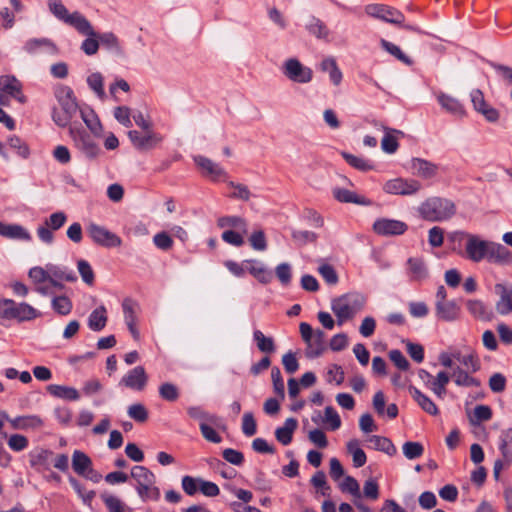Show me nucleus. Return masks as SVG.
<instances>
[{
    "mask_svg": "<svg viewBox=\"0 0 512 512\" xmlns=\"http://www.w3.org/2000/svg\"><path fill=\"white\" fill-rule=\"evenodd\" d=\"M456 212L455 204L441 197H430L418 207L419 215L429 222H441L450 219Z\"/></svg>",
    "mask_w": 512,
    "mask_h": 512,
    "instance_id": "obj_1",
    "label": "nucleus"
},
{
    "mask_svg": "<svg viewBox=\"0 0 512 512\" xmlns=\"http://www.w3.org/2000/svg\"><path fill=\"white\" fill-rule=\"evenodd\" d=\"M131 477L135 480L136 491L142 501H157L160 498V489L156 486L155 475L144 466H134Z\"/></svg>",
    "mask_w": 512,
    "mask_h": 512,
    "instance_id": "obj_2",
    "label": "nucleus"
},
{
    "mask_svg": "<svg viewBox=\"0 0 512 512\" xmlns=\"http://www.w3.org/2000/svg\"><path fill=\"white\" fill-rule=\"evenodd\" d=\"M365 302L366 298L360 293H349L334 299L331 308L338 318L339 325L361 311Z\"/></svg>",
    "mask_w": 512,
    "mask_h": 512,
    "instance_id": "obj_3",
    "label": "nucleus"
},
{
    "mask_svg": "<svg viewBox=\"0 0 512 512\" xmlns=\"http://www.w3.org/2000/svg\"><path fill=\"white\" fill-rule=\"evenodd\" d=\"M69 133L73 139L75 146L81 151L85 157L95 159L101 152L98 144L84 130H80L74 126H70Z\"/></svg>",
    "mask_w": 512,
    "mask_h": 512,
    "instance_id": "obj_4",
    "label": "nucleus"
},
{
    "mask_svg": "<svg viewBox=\"0 0 512 512\" xmlns=\"http://www.w3.org/2000/svg\"><path fill=\"white\" fill-rule=\"evenodd\" d=\"M87 233L94 243L106 248L119 247L122 244L119 236L95 223H90L87 226Z\"/></svg>",
    "mask_w": 512,
    "mask_h": 512,
    "instance_id": "obj_5",
    "label": "nucleus"
},
{
    "mask_svg": "<svg viewBox=\"0 0 512 512\" xmlns=\"http://www.w3.org/2000/svg\"><path fill=\"white\" fill-rule=\"evenodd\" d=\"M128 137L132 145L142 151H148L157 147L163 140V137L154 130L137 131L130 130Z\"/></svg>",
    "mask_w": 512,
    "mask_h": 512,
    "instance_id": "obj_6",
    "label": "nucleus"
},
{
    "mask_svg": "<svg viewBox=\"0 0 512 512\" xmlns=\"http://www.w3.org/2000/svg\"><path fill=\"white\" fill-rule=\"evenodd\" d=\"M421 189V184L414 179L395 178L383 185V190L393 195H413Z\"/></svg>",
    "mask_w": 512,
    "mask_h": 512,
    "instance_id": "obj_7",
    "label": "nucleus"
},
{
    "mask_svg": "<svg viewBox=\"0 0 512 512\" xmlns=\"http://www.w3.org/2000/svg\"><path fill=\"white\" fill-rule=\"evenodd\" d=\"M283 72L288 79L296 83H308L312 80V70L295 58L284 63Z\"/></svg>",
    "mask_w": 512,
    "mask_h": 512,
    "instance_id": "obj_8",
    "label": "nucleus"
},
{
    "mask_svg": "<svg viewBox=\"0 0 512 512\" xmlns=\"http://www.w3.org/2000/svg\"><path fill=\"white\" fill-rule=\"evenodd\" d=\"M494 290L498 299L495 303V311L500 316H512V285L496 283Z\"/></svg>",
    "mask_w": 512,
    "mask_h": 512,
    "instance_id": "obj_9",
    "label": "nucleus"
},
{
    "mask_svg": "<svg viewBox=\"0 0 512 512\" xmlns=\"http://www.w3.org/2000/svg\"><path fill=\"white\" fill-rule=\"evenodd\" d=\"M465 236L467 238L465 245L467 258L473 262H480L483 259L487 260L490 241L482 240L473 234H466Z\"/></svg>",
    "mask_w": 512,
    "mask_h": 512,
    "instance_id": "obj_10",
    "label": "nucleus"
},
{
    "mask_svg": "<svg viewBox=\"0 0 512 512\" xmlns=\"http://www.w3.org/2000/svg\"><path fill=\"white\" fill-rule=\"evenodd\" d=\"M365 11L369 16L389 23L401 24L404 21V15L400 11L383 4L367 5Z\"/></svg>",
    "mask_w": 512,
    "mask_h": 512,
    "instance_id": "obj_11",
    "label": "nucleus"
},
{
    "mask_svg": "<svg viewBox=\"0 0 512 512\" xmlns=\"http://www.w3.org/2000/svg\"><path fill=\"white\" fill-rule=\"evenodd\" d=\"M72 467L78 475L89 478L95 482L99 481L101 478V475H98L93 470L91 459L80 450H75L72 454Z\"/></svg>",
    "mask_w": 512,
    "mask_h": 512,
    "instance_id": "obj_12",
    "label": "nucleus"
},
{
    "mask_svg": "<svg viewBox=\"0 0 512 512\" xmlns=\"http://www.w3.org/2000/svg\"><path fill=\"white\" fill-rule=\"evenodd\" d=\"M408 229L406 223L388 218L377 219L373 224V230L381 236H398L404 234Z\"/></svg>",
    "mask_w": 512,
    "mask_h": 512,
    "instance_id": "obj_13",
    "label": "nucleus"
},
{
    "mask_svg": "<svg viewBox=\"0 0 512 512\" xmlns=\"http://www.w3.org/2000/svg\"><path fill=\"white\" fill-rule=\"evenodd\" d=\"M193 159L203 176L212 181L226 180L227 173L219 164L201 155L195 156Z\"/></svg>",
    "mask_w": 512,
    "mask_h": 512,
    "instance_id": "obj_14",
    "label": "nucleus"
},
{
    "mask_svg": "<svg viewBox=\"0 0 512 512\" xmlns=\"http://www.w3.org/2000/svg\"><path fill=\"white\" fill-rule=\"evenodd\" d=\"M148 376L142 366H136L129 370L120 380L119 385L126 388L142 391L146 387Z\"/></svg>",
    "mask_w": 512,
    "mask_h": 512,
    "instance_id": "obj_15",
    "label": "nucleus"
},
{
    "mask_svg": "<svg viewBox=\"0 0 512 512\" xmlns=\"http://www.w3.org/2000/svg\"><path fill=\"white\" fill-rule=\"evenodd\" d=\"M53 451L43 447H36L28 454L30 466L38 472L50 469L52 464Z\"/></svg>",
    "mask_w": 512,
    "mask_h": 512,
    "instance_id": "obj_16",
    "label": "nucleus"
},
{
    "mask_svg": "<svg viewBox=\"0 0 512 512\" xmlns=\"http://www.w3.org/2000/svg\"><path fill=\"white\" fill-rule=\"evenodd\" d=\"M487 261L502 266L512 265V251L500 243L490 241Z\"/></svg>",
    "mask_w": 512,
    "mask_h": 512,
    "instance_id": "obj_17",
    "label": "nucleus"
},
{
    "mask_svg": "<svg viewBox=\"0 0 512 512\" xmlns=\"http://www.w3.org/2000/svg\"><path fill=\"white\" fill-rule=\"evenodd\" d=\"M470 96L474 109L481 113L486 118V120L489 122H496L498 120V111L486 103L481 90H472Z\"/></svg>",
    "mask_w": 512,
    "mask_h": 512,
    "instance_id": "obj_18",
    "label": "nucleus"
},
{
    "mask_svg": "<svg viewBox=\"0 0 512 512\" xmlns=\"http://www.w3.org/2000/svg\"><path fill=\"white\" fill-rule=\"evenodd\" d=\"M3 417L10 423L13 429L17 430H38L44 425V421L37 415H25L10 418L6 413Z\"/></svg>",
    "mask_w": 512,
    "mask_h": 512,
    "instance_id": "obj_19",
    "label": "nucleus"
},
{
    "mask_svg": "<svg viewBox=\"0 0 512 512\" xmlns=\"http://www.w3.org/2000/svg\"><path fill=\"white\" fill-rule=\"evenodd\" d=\"M54 94L59 103V109L75 115L78 110V105L73 96V91L71 88L64 85H59L55 89Z\"/></svg>",
    "mask_w": 512,
    "mask_h": 512,
    "instance_id": "obj_20",
    "label": "nucleus"
},
{
    "mask_svg": "<svg viewBox=\"0 0 512 512\" xmlns=\"http://www.w3.org/2000/svg\"><path fill=\"white\" fill-rule=\"evenodd\" d=\"M414 175L424 179H431L438 173V165L421 158H413L410 164Z\"/></svg>",
    "mask_w": 512,
    "mask_h": 512,
    "instance_id": "obj_21",
    "label": "nucleus"
},
{
    "mask_svg": "<svg viewBox=\"0 0 512 512\" xmlns=\"http://www.w3.org/2000/svg\"><path fill=\"white\" fill-rule=\"evenodd\" d=\"M20 89V83L14 77H0V105H9L10 97L17 95Z\"/></svg>",
    "mask_w": 512,
    "mask_h": 512,
    "instance_id": "obj_22",
    "label": "nucleus"
},
{
    "mask_svg": "<svg viewBox=\"0 0 512 512\" xmlns=\"http://www.w3.org/2000/svg\"><path fill=\"white\" fill-rule=\"evenodd\" d=\"M455 361H458L463 368L471 373L477 372L480 369V361L476 354L471 350H460L453 348V355Z\"/></svg>",
    "mask_w": 512,
    "mask_h": 512,
    "instance_id": "obj_23",
    "label": "nucleus"
},
{
    "mask_svg": "<svg viewBox=\"0 0 512 512\" xmlns=\"http://www.w3.org/2000/svg\"><path fill=\"white\" fill-rule=\"evenodd\" d=\"M381 129L384 131V136L381 140V148L385 153L393 154L399 147L398 139L404 136V133L400 130L393 129L381 125Z\"/></svg>",
    "mask_w": 512,
    "mask_h": 512,
    "instance_id": "obj_24",
    "label": "nucleus"
},
{
    "mask_svg": "<svg viewBox=\"0 0 512 512\" xmlns=\"http://www.w3.org/2000/svg\"><path fill=\"white\" fill-rule=\"evenodd\" d=\"M332 194L337 201L342 203H354L364 206H369L372 204V201L368 198L358 195L357 193L345 188L336 187L332 190Z\"/></svg>",
    "mask_w": 512,
    "mask_h": 512,
    "instance_id": "obj_25",
    "label": "nucleus"
},
{
    "mask_svg": "<svg viewBox=\"0 0 512 512\" xmlns=\"http://www.w3.org/2000/svg\"><path fill=\"white\" fill-rule=\"evenodd\" d=\"M437 100H438L439 104L441 105V107L448 113H451L452 115H454L456 117L465 116L466 112H465L464 106L455 97L450 96L445 93H439L437 95Z\"/></svg>",
    "mask_w": 512,
    "mask_h": 512,
    "instance_id": "obj_26",
    "label": "nucleus"
},
{
    "mask_svg": "<svg viewBox=\"0 0 512 512\" xmlns=\"http://www.w3.org/2000/svg\"><path fill=\"white\" fill-rule=\"evenodd\" d=\"M65 23L74 27L80 34L85 36H96L91 23L79 12H73L65 20Z\"/></svg>",
    "mask_w": 512,
    "mask_h": 512,
    "instance_id": "obj_27",
    "label": "nucleus"
},
{
    "mask_svg": "<svg viewBox=\"0 0 512 512\" xmlns=\"http://www.w3.org/2000/svg\"><path fill=\"white\" fill-rule=\"evenodd\" d=\"M0 235L15 240L30 241V233L19 224H5L0 221Z\"/></svg>",
    "mask_w": 512,
    "mask_h": 512,
    "instance_id": "obj_28",
    "label": "nucleus"
},
{
    "mask_svg": "<svg viewBox=\"0 0 512 512\" xmlns=\"http://www.w3.org/2000/svg\"><path fill=\"white\" fill-rule=\"evenodd\" d=\"M436 316L443 321H454L458 318L460 308L454 301L436 302Z\"/></svg>",
    "mask_w": 512,
    "mask_h": 512,
    "instance_id": "obj_29",
    "label": "nucleus"
},
{
    "mask_svg": "<svg viewBox=\"0 0 512 512\" xmlns=\"http://www.w3.org/2000/svg\"><path fill=\"white\" fill-rule=\"evenodd\" d=\"M450 381V376L445 371H440L435 377L432 376L431 380L425 383L427 387L440 399L446 395V386Z\"/></svg>",
    "mask_w": 512,
    "mask_h": 512,
    "instance_id": "obj_30",
    "label": "nucleus"
},
{
    "mask_svg": "<svg viewBox=\"0 0 512 512\" xmlns=\"http://www.w3.org/2000/svg\"><path fill=\"white\" fill-rule=\"evenodd\" d=\"M407 271L413 281H421L428 276V269L422 258H409L407 260Z\"/></svg>",
    "mask_w": 512,
    "mask_h": 512,
    "instance_id": "obj_31",
    "label": "nucleus"
},
{
    "mask_svg": "<svg viewBox=\"0 0 512 512\" xmlns=\"http://www.w3.org/2000/svg\"><path fill=\"white\" fill-rule=\"evenodd\" d=\"M298 427L295 418H287L282 427H278L275 431L276 439L283 445H288L292 441L293 433Z\"/></svg>",
    "mask_w": 512,
    "mask_h": 512,
    "instance_id": "obj_32",
    "label": "nucleus"
},
{
    "mask_svg": "<svg viewBox=\"0 0 512 512\" xmlns=\"http://www.w3.org/2000/svg\"><path fill=\"white\" fill-rule=\"evenodd\" d=\"M409 392L412 398L426 413L433 416L439 414V410L436 404L427 395L423 394L419 389L415 387H410Z\"/></svg>",
    "mask_w": 512,
    "mask_h": 512,
    "instance_id": "obj_33",
    "label": "nucleus"
},
{
    "mask_svg": "<svg viewBox=\"0 0 512 512\" xmlns=\"http://www.w3.org/2000/svg\"><path fill=\"white\" fill-rule=\"evenodd\" d=\"M47 391L56 398L68 401H77L80 399L78 390L69 386L51 384L47 386Z\"/></svg>",
    "mask_w": 512,
    "mask_h": 512,
    "instance_id": "obj_34",
    "label": "nucleus"
},
{
    "mask_svg": "<svg viewBox=\"0 0 512 512\" xmlns=\"http://www.w3.org/2000/svg\"><path fill=\"white\" fill-rule=\"evenodd\" d=\"M367 442L371 444V447L377 451H381L389 456H394L397 449L393 442L384 436L372 435L367 439Z\"/></svg>",
    "mask_w": 512,
    "mask_h": 512,
    "instance_id": "obj_35",
    "label": "nucleus"
},
{
    "mask_svg": "<svg viewBox=\"0 0 512 512\" xmlns=\"http://www.w3.org/2000/svg\"><path fill=\"white\" fill-rule=\"evenodd\" d=\"M108 317L105 306L101 305L94 309L88 318V327L92 331L99 332L106 326Z\"/></svg>",
    "mask_w": 512,
    "mask_h": 512,
    "instance_id": "obj_36",
    "label": "nucleus"
},
{
    "mask_svg": "<svg viewBox=\"0 0 512 512\" xmlns=\"http://www.w3.org/2000/svg\"><path fill=\"white\" fill-rule=\"evenodd\" d=\"M218 227L247 233V221L240 216H223L217 221Z\"/></svg>",
    "mask_w": 512,
    "mask_h": 512,
    "instance_id": "obj_37",
    "label": "nucleus"
},
{
    "mask_svg": "<svg viewBox=\"0 0 512 512\" xmlns=\"http://www.w3.org/2000/svg\"><path fill=\"white\" fill-rule=\"evenodd\" d=\"M320 69L329 74V78L335 86L340 85L343 75L333 57L324 58L320 63Z\"/></svg>",
    "mask_w": 512,
    "mask_h": 512,
    "instance_id": "obj_38",
    "label": "nucleus"
},
{
    "mask_svg": "<svg viewBox=\"0 0 512 512\" xmlns=\"http://www.w3.org/2000/svg\"><path fill=\"white\" fill-rule=\"evenodd\" d=\"M190 417L197 419L201 422H209L212 425H215L217 428H220L222 430L226 429V426L222 423L221 419L213 414H209L205 411H203L199 407H190L187 410Z\"/></svg>",
    "mask_w": 512,
    "mask_h": 512,
    "instance_id": "obj_39",
    "label": "nucleus"
},
{
    "mask_svg": "<svg viewBox=\"0 0 512 512\" xmlns=\"http://www.w3.org/2000/svg\"><path fill=\"white\" fill-rule=\"evenodd\" d=\"M347 452L352 456L353 465L360 468L365 465L367 457L363 449L360 448L359 440L351 439L346 444Z\"/></svg>",
    "mask_w": 512,
    "mask_h": 512,
    "instance_id": "obj_40",
    "label": "nucleus"
},
{
    "mask_svg": "<svg viewBox=\"0 0 512 512\" xmlns=\"http://www.w3.org/2000/svg\"><path fill=\"white\" fill-rule=\"evenodd\" d=\"M307 356L310 358L318 357L325 349V333L322 330H316L310 344H307Z\"/></svg>",
    "mask_w": 512,
    "mask_h": 512,
    "instance_id": "obj_41",
    "label": "nucleus"
},
{
    "mask_svg": "<svg viewBox=\"0 0 512 512\" xmlns=\"http://www.w3.org/2000/svg\"><path fill=\"white\" fill-rule=\"evenodd\" d=\"M471 373L470 371H467L466 369H462L460 367H457L454 369L452 373V377L454 379V382L457 386H464V387H478L480 386V381L476 378L469 375Z\"/></svg>",
    "mask_w": 512,
    "mask_h": 512,
    "instance_id": "obj_42",
    "label": "nucleus"
},
{
    "mask_svg": "<svg viewBox=\"0 0 512 512\" xmlns=\"http://www.w3.org/2000/svg\"><path fill=\"white\" fill-rule=\"evenodd\" d=\"M100 497L109 512H133V510L117 496L102 493Z\"/></svg>",
    "mask_w": 512,
    "mask_h": 512,
    "instance_id": "obj_43",
    "label": "nucleus"
},
{
    "mask_svg": "<svg viewBox=\"0 0 512 512\" xmlns=\"http://www.w3.org/2000/svg\"><path fill=\"white\" fill-rule=\"evenodd\" d=\"M499 449L506 463H512V428L502 431Z\"/></svg>",
    "mask_w": 512,
    "mask_h": 512,
    "instance_id": "obj_44",
    "label": "nucleus"
},
{
    "mask_svg": "<svg viewBox=\"0 0 512 512\" xmlns=\"http://www.w3.org/2000/svg\"><path fill=\"white\" fill-rule=\"evenodd\" d=\"M245 262L251 264L248 267V272L260 283L268 284L272 281V273L267 268L262 265H257L255 260H246Z\"/></svg>",
    "mask_w": 512,
    "mask_h": 512,
    "instance_id": "obj_45",
    "label": "nucleus"
},
{
    "mask_svg": "<svg viewBox=\"0 0 512 512\" xmlns=\"http://www.w3.org/2000/svg\"><path fill=\"white\" fill-rule=\"evenodd\" d=\"M81 118L86 124L88 129L95 135H99L102 130V125L96 113L91 109H84L80 111Z\"/></svg>",
    "mask_w": 512,
    "mask_h": 512,
    "instance_id": "obj_46",
    "label": "nucleus"
},
{
    "mask_svg": "<svg viewBox=\"0 0 512 512\" xmlns=\"http://www.w3.org/2000/svg\"><path fill=\"white\" fill-rule=\"evenodd\" d=\"M339 488L343 493H348L352 496L353 500L362 498L360 485L358 481L352 476H345L339 483Z\"/></svg>",
    "mask_w": 512,
    "mask_h": 512,
    "instance_id": "obj_47",
    "label": "nucleus"
},
{
    "mask_svg": "<svg viewBox=\"0 0 512 512\" xmlns=\"http://www.w3.org/2000/svg\"><path fill=\"white\" fill-rule=\"evenodd\" d=\"M0 316L5 319H16L19 321V303L12 299L1 300Z\"/></svg>",
    "mask_w": 512,
    "mask_h": 512,
    "instance_id": "obj_48",
    "label": "nucleus"
},
{
    "mask_svg": "<svg viewBox=\"0 0 512 512\" xmlns=\"http://www.w3.org/2000/svg\"><path fill=\"white\" fill-rule=\"evenodd\" d=\"M253 338L257 343V347L261 352L272 353L275 351V343L273 338L266 337L262 331L255 330Z\"/></svg>",
    "mask_w": 512,
    "mask_h": 512,
    "instance_id": "obj_49",
    "label": "nucleus"
},
{
    "mask_svg": "<svg viewBox=\"0 0 512 512\" xmlns=\"http://www.w3.org/2000/svg\"><path fill=\"white\" fill-rule=\"evenodd\" d=\"M402 451L406 459L414 460L423 455L424 447L420 442L407 441L403 444Z\"/></svg>",
    "mask_w": 512,
    "mask_h": 512,
    "instance_id": "obj_50",
    "label": "nucleus"
},
{
    "mask_svg": "<svg viewBox=\"0 0 512 512\" xmlns=\"http://www.w3.org/2000/svg\"><path fill=\"white\" fill-rule=\"evenodd\" d=\"M87 83L101 100L105 99L106 94L104 91V81L103 76L100 73L95 72L89 75L87 78Z\"/></svg>",
    "mask_w": 512,
    "mask_h": 512,
    "instance_id": "obj_51",
    "label": "nucleus"
},
{
    "mask_svg": "<svg viewBox=\"0 0 512 512\" xmlns=\"http://www.w3.org/2000/svg\"><path fill=\"white\" fill-rule=\"evenodd\" d=\"M228 187L232 190V192L229 194V197L232 199L248 201L251 197L249 188L244 184L230 181L228 182Z\"/></svg>",
    "mask_w": 512,
    "mask_h": 512,
    "instance_id": "obj_52",
    "label": "nucleus"
},
{
    "mask_svg": "<svg viewBox=\"0 0 512 512\" xmlns=\"http://www.w3.org/2000/svg\"><path fill=\"white\" fill-rule=\"evenodd\" d=\"M48 272L54 277V279L56 278L67 282H74L77 279L73 271L67 270L65 267H60L57 265L49 264Z\"/></svg>",
    "mask_w": 512,
    "mask_h": 512,
    "instance_id": "obj_53",
    "label": "nucleus"
},
{
    "mask_svg": "<svg viewBox=\"0 0 512 512\" xmlns=\"http://www.w3.org/2000/svg\"><path fill=\"white\" fill-rule=\"evenodd\" d=\"M306 27L311 34L320 39L327 38L329 34L327 26L321 20L314 17L310 19Z\"/></svg>",
    "mask_w": 512,
    "mask_h": 512,
    "instance_id": "obj_54",
    "label": "nucleus"
},
{
    "mask_svg": "<svg viewBox=\"0 0 512 512\" xmlns=\"http://www.w3.org/2000/svg\"><path fill=\"white\" fill-rule=\"evenodd\" d=\"M41 317V312L26 302L19 303V322L32 321Z\"/></svg>",
    "mask_w": 512,
    "mask_h": 512,
    "instance_id": "obj_55",
    "label": "nucleus"
},
{
    "mask_svg": "<svg viewBox=\"0 0 512 512\" xmlns=\"http://www.w3.org/2000/svg\"><path fill=\"white\" fill-rule=\"evenodd\" d=\"M53 309L60 315H68L72 310V302L67 296H57L52 299Z\"/></svg>",
    "mask_w": 512,
    "mask_h": 512,
    "instance_id": "obj_56",
    "label": "nucleus"
},
{
    "mask_svg": "<svg viewBox=\"0 0 512 512\" xmlns=\"http://www.w3.org/2000/svg\"><path fill=\"white\" fill-rule=\"evenodd\" d=\"M128 416L133 420L143 423L148 419V411L141 403H135L128 407Z\"/></svg>",
    "mask_w": 512,
    "mask_h": 512,
    "instance_id": "obj_57",
    "label": "nucleus"
},
{
    "mask_svg": "<svg viewBox=\"0 0 512 512\" xmlns=\"http://www.w3.org/2000/svg\"><path fill=\"white\" fill-rule=\"evenodd\" d=\"M275 274L283 286H288L292 279V268L289 263H280L275 268Z\"/></svg>",
    "mask_w": 512,
    "mask_h": 512,
    "instance_id": "obj_58",
    "label": "nucleus"
},
{
    "mask_svg": "<svg viewBox=\"0 0 512 512\" xmlns=\"http://www.w3.org/2000/svg\"><path fill=\"white\" fill-rule=\"evenodd\" d=\"M246 234L247 233L227 229L222 233V240L235 247H240L244 244V236Z\"/></svg>",
    "mask_w": 512,
    "mask_h": 512,
    "instance_id": "obj_59",
    "label": "nucleus"
},
{
    "mask_svg": "<svg viewBox=\"0 0 512 512\" xmlns=\"http://www.w3.org/2000/svg\"><path fill=\"white\" fill-rule=\"evenodd\" d=\"M8 145L10 148L15 150L17 154L26 159L29 157L30 150L26 142H24L22 139H20L17 136H11L8 138Z\"/></svg>",
    "mask_w": 512,
    "mask_h": 512,
    "instance_id": "obj_60",
    "label": "nucleus"
},
{
    "mask_svg": "<svg viewBox=\"0 0 512 512\" xmlns=\"http://www.w3.org/2000/svg\"><path fill=\"white\" fill-rule=\"evenodd\" d=\"M343 157L345 158L347 163H349L351 166H353L354 168H356L360 171L365 172V171H369L373 168L371 163L363 157H358V156L348 154V153H343Z\"/></svg>",
    "mask_w": 512,
    "mask_h": 512,
    "instance_id": "obj_61",
    "label": "nucleus"
},
{
    "mask_svg": "<svg viewBox=\"0 0 512 512\" xmlns=\"http://www.w3.org/2000/svg\"><path fill=\"white\" fill-rule=\"evenodd\" d=\"M344 379V371L341 366L337 364H332L331 366H329L326 373V380L328 383H335L336 385H341L344 382Z\"/></svg>",
    "mask_w": 512,
    "mask_h": 512,
    "instance_id": "obj_62",
    "label": "nucleus"
},
{
    "mask_svg": "<svg viewBox=\"0 0 512 512\" xmlns=\"http://www.w3.org/2000/svg\"><path fill=\"white\" fill-rule=\"evenodd\" d=\"M9 448L15 452H20L28 447V438L22 434H12L7 442Z\"/></svg>",
    "mask_w": 512,
    "mask_h": 512,
    "instance_id": "obj_63",
    "label": "nucleus"
},
{
    "mask_svg": "<svg viewBox=\"0 0 512 512\" xmlns=\"http://www.w3.org/2000/svg\"><path fill=\"white\" fill-rule=\"evenodd\" d=\"M363 497L375 501L379 498V485L373 478H369L363 485Z\"/></svg>",
    "mask_w": 512,
    "mask_h": 512,
    "instance_id": "obj_64",
    "label": "nucleus"
}]
</instances>
